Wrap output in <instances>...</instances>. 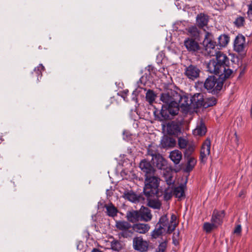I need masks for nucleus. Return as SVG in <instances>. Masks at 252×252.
<instances>
[{
  "instance_id": "obj_1",
  "label": "nucleus",
  "mask_w": 252,
  "mask_h": 252,
  "mask_svg": "<svg viewBox=\"0 0 252 252\" xmlns=\"http://www.w3.org/2000/svg\"><path fill=\"white\" fill-rule=\"evenodd\" d=\"M216 57V61L211 60L207 64V70L211 73L214 74L220 78H228L233 73V70L228 66L229 59L222 52L217 51Z\"/></svg>"
},
{
  "instance_id": "obj_2",
  "label": "nucleus",
  "mask_w": 252,
  "mask_h": 252,
  "mask_svg": "<svg viewBox=\"0 0 252 252\" xmlns=\"http://www.w3.org/2000/svg\"><path fill=\"white\" fill-rule=\"evenodd\" d=\"M144 192L147 197L152 196L158 193L159 179L149 174L145 176Z\"/></svg>"
},
{
  "instance_id": "obj_3",
  "label": "nucleus",
  "mask_w": 252,
  "mask_h": 252,
  "mask_svg": "<svg viewBox=\"0 0 252 252\" xmlns=\"http://www.w3.org/2000/svg\"><path fill=\"white\" fill-rule=\"evenodd\" d=\"M209 76L204 83V87L209 92L213 94L218 93L221 89L223 84V81L226 78H220L218 76Z\"/></svg>"
},
{
  "instance_id": "obj_4",
  "label": "nucleus",
  "mask_w": 252,
  "mask_h": 252,
  "mask_svg": "<svg viewBox=\"0 0 252 252\" xmlns=\"http://www.w3.org/2000/svg\"><path fill=\"white\" fill-rule=\"evenodd\" d=\"M115 226L121 231L119 234L121 237L127 238L132 236V225L128 222L125 220H117Z\"/></svg>"
},
{
  "instance_id": "obj_5",
  "label": "nucleus",
  "mask_w": 252,
  "mask_h": 252,
  "mask_svg": "<svg viewBox=\"0 0 252 252\" xmlns=\"http://www.w3.org/2000/svg\"><path fill=\"white\" fill-rule=\"evenodd\" d=\"M203 44L205 47V51L210 56H213L216 54L217 50L216 49V42L213 39L211 33L207 32L205 34Z\"/></svg>"
},
{
  "instance_id": "obj_6",
  "label": "nucleus",
  "mask_w": 252,
  "mask_h": 252,
  "mask_svg": "<svg viewBox=\"0 0 252 252\" xmlns=\"http://www.w3.org/2000/svg\"><path fill=\"white\" fill-rule=\"evenodd\" d=\"M148 155L152 157L151 160L153 164L160 169L164 170L167 166V162L161 155L153 151L152 148L148 149Z\"/></svg>"
},
{
  "instance_id": "obj_7",
  "label": "nucleus",
  "mask_w": 252,
  "mask_h": 252,
  "mask_svg": "<svg viewBox=\"0 0 252 252\" xmlns=\"http://www.w3.org/2000/svg\"><path fill=\"white\" fill-rule=\"evenodd\" d=\"M175 101H178L179 107L183 112L186 113L189 109L190 105L191 103V99L186 95H181L176 94Z\"/></svg>"
},
{
  "instance_id": "obj_8",
  "label": "nucleus",
  "mask_w": 252,
  "mask_h": 252,
  "mask_svg": "<svg viewBox=\"0 0 252 252\" xmlns=\"http://www.w3.org/2000/svg\"><path fill=\"white\" fill-rule=\"evenodd\" d=\"M133 247L134 250L141 252H146L149 247V242L141 237H135L133 240Z\"/></svg>"
},
{
  "instance_id": "obj_9",
  "label": "nucleus",
  "mask_w": 252,
  "mask_h": 252,
  "mask_svg": "<svg viewBox=\"0 0 252 252\" xmlns=\"http://www.w3.org/2000/svg\"><path fill=\"white\" fill-rule=\"evenodd\" d=\"M162 127L164 131L169 135H177L180 132L179 125L175 122H171L167 124H162Z\"/></svg>"
},
{
  "instance_id": "obj_10",
  "label": "nucleus",
  "mask_w": 252,
  "mask_h": 252,
  "mask_svg": "<svg viewBox=\"0 0 252 252\" xmlns=\"http://www.w3.org/2000/svg\"><path fill=\"white\" fill-rule=\"evenodd\" d=\"M211 141L207 139L202 144L200 158L202 162H205L208 157L210 154Z\"/></svg>"
},
{
  "instance_id": "obj_11",
  "label": "nucleus",
  "mask_w": 252,
  "mask_h": 252,
  "mask_svg": "<svg viewBox=\"0 0 252 252\" xmlns=\"http://www.w3.org/2000/svg\"><path fill=\"white\" fill-rule=\"evenodd\" d=\"M200 72L196 66L190 65L186 68L185 74L189 79L193 80L199 77Z\"/></svg>"
},
{
  "instance_id": "obj_12",
  "label": "nucleus",
  "mask_w": 252,
  "mask_h": 252,
  "mask_svg": "<svg viewBox=\"0 0 252 252\" xmlns=\"http://www.w3.org/2000/svg\"><path fill=\"white\" fill-rule=\"evenodd\" d=\"M184 44L189 52H195L200 49L199 43L192 38H187L185 40Z\"/></svg>"
},
{
  "instance_id": "obj_13",
  "label": "nucleus",
  "mask_w": 252,
  "mask_h": 252,
  "mask_svg": "<svg viewBox=\"0 0 252 252\" xmlns=\"http://www.w3.org/2000/svg\"><path fill=\"white\" fill-rule=\"evenodd\" d=\"M150 229V226L148 224L144 223H136L132 225V230L133 233L136 232L139 234H145Z\"/></svg>"
},
{
  "instance_id": "obj_14",
  "label": "nucleus",
  "mask_w": 252,
  "mask_h": 252,
  "mask_svg": "<svg viewBox=\"0 0 252 252\" xmlns=\"http://www.w3.org/2000/svg\"><path fill=\"white\" fill-rule=\"evenodd\" d=\"M245 47V37L242 35H238L234 41V50L237 52H241L244 51Z\"/></svg>"
},
{
  "instance_id": "obj_15",
  "label": "nucleus",
  "mask_w": 252,
  "mask_h": 252,
  "mask_svg": "<svg viewBox=\"0 0 252 252\" xmlns=\"http://www.w3.org/2000/svg\"><path fill=\"white\" fill-rule=\"evenodd\" d=\"M139 213L141 221L148 222L151 220L152 215L148 208L142 207L139 210Z\"/></svg>"
},
{
  "instance_id": "obj_16",
  "label": "nucleus",
  "mask_w": 252,
  "mask_h": 252,
  "mask_svg": "<svg viewBox=\"0 0 252 252\" xmlns=\"http://www.w3.org/2000/svg\"><path fill=\"white\" fill-rule=\"evenodd\" d=\"M139 167L142 171L145 173V176L154 173L155 170L150 163L144 159L139 164Z\"/></svg>"
},
{
  "instance_id": "obj_17",
  "label": "nucleus",
  "mask_w": 252,
  "mask_h": 252,
  "mask_svg": "<svg viewBox=\"0 0 252 252\" xmlns=\"http://www.w3.org/2000/svg\"><path fill=\"white\" fill-rule=\"evenodd\" d=\"M224 216V211H218L214 210L211 219V222H213L217 226L220 225L222 222V220Z\"/></svg>"
},
{
  "instance_id": "obj_18",
  "label": "nucleus",
  "mask_w": 252,
  "mask_h": 252,
  "mask_svg": "<svg viewBox=\"0 0 252 252\" xmlns=\"http://www.w3.org/2000/svg\"><path fill=\"white\" fill-rule=\"evenodd\" d=\"M192 104L197 108L203 107L205 98L202 94H196L191 98Z\"/></svg>"
},
{
  "instance_id": "obj_19",
  "label": "nucleus",
  "mask_w": 252,
  "mask_h": 252,
  "mask_svg": "<svg viewBox=\"0 0 252 252\" xmlns=\"http://www.w3.org/2000/svg\"><path fill=\"white\" fill-rule=\"evenodd\" d=\"M126 218L127 220L134 223L140 220L139 211H131L127 212Z\"/></svg>"
},
{
  "instance_id": "obj_20",
  "label": "nucleus",
  "mask_w": 252,
  "mask_h": 252,
  "mask_svg": "<svg viewBox=\"0 0 252 252\" xmlns=\"http://www.w3.org/2000/svg\"><path fill=\"white\" fill-rule=\"evenodd\" d=\"M196 19V24L199 28H203L207 25L209 20L207 15L203 13H200L197 16Z\"/></svg>"
},
{
  "instance_id": "obj_21",
  "label": "nucleus",
  "mask_w": 252,
  "mask_h": 252,
  "mask_svg": "<svg viewBox=\"0 0 252 252\" xmlns=\"http://www.w3.org/2000/svg\"><path fill=\"white\" fill-rule=\"evenodd\" d=\"M175 140L171 137H164L161 141V146L163 148H172L175 146Z\"/></svg>"
},
{
  "instance_id": "obj_22",
  "label": "nucleus",
  "mask_w": 252,
  "mask_h": 252,
  "mask_svg": "<svg viewBox=\"0 0 252 252\" xmlns=\"http://www.w3.org/2000/svg\"><path fill=\"white\" fill-rule=\"evenodd\" d=\"M104 208L106 210V214L108 216L114 217L117 216L118 210L112 203L105 204Z\"/></svg>"
},
{
  "instance_id": "obj_23",
  "label": "nucleus",
  "mask_w": 252,
  "mask_h": 252,
  "mask_svg": "<svg viewBox=\"0 0 252 252\" xmlns=\"http://www.w3.org/2000/svg\"><path fill=\"white\" fill-rule=\"evenodd\" d=\"M169 158L175 164H177L182 159V154L179 150H175L170 152Z\"/></svg>"
},
{
  "instance_id": "obj_24",
  "label": "nucleus",
  "mask_w": 252,
  "mask_h": 252,
  "mask_svg": "<svg viewBox=\"0 0 252 252\" xmlns=\"http://www.w3.org/2000/svg\"><path fill=\"white\" fill-rule=\"evenodd\" d=\"M174 195L179 199L185 196V186L183 185L174 187L173 186Z\"/></svg>"
},
{
  "instance_id": "obj_25",
  "label": "nucleus",
  "mask_w": 252,
  "mask_h": 252,
  "mask_svg": "<svg viewBox=\"0 0 252 252\" xmlns=\"http://www.w3.org/2000/svg\"><path fill=\"white\" fill-rule=\"evenodd\" d=\"M165 232H167L166 228H163L159 225L157 224L155 229L151 233V236L153 238L156 239Z\"/></svg>"
},
{
  "instance_id": "obj_26",
  "label": "nucleus",
  "mask_w": 252,
  "mask_h": 252,
  "mask_svg": "<svg viewBox=\"0 0 252 252\" xmlns=\"http://www.w3.org/2000/svg\"><path fill=\"white\" fill-rule=\"evenodd\" d=\"M166 106L170 115L175 116L178 113L180 107L178 104V102L175 101V102H172L171 104Z\"/></svg>"
},
{
  "instance_id": "obj_27",
  "label": "nucleus",
  "mask_w": 252,
  "mask_h": 252,
  "mask_svg": "<svg viewBox=\"0 0 252 252\" xmlns=\"http://www.w3.org/2000/svg\"><path fill=\"white\" fill-rule=\"evenodd\" d=\"M176 97H172L168 94H162L160 96V100L167 106L175 101Z\"/></svg>"
},
{
  "instance_id": "obj_28",
  "label": "nucleus",
  "mask_w": 252,
  "mask_h": 252,
  "mask_svg": "<svg viewBox=\"0 0 252 252\" xmlns=\"http://www.w3.org/2000/svg\"><path fill=\"white\" fill-rule=\"evenodd\" d=\"M173 194H174L173 186H168L164 191L163 197L164 199L166 200L170 199Z\"/></svg>"
},
{
  "instance_id": "obj_29",
  "label": "nucleus",
  "mask_w": 252,
  "mask_h": 252,
  "mask_svg": "<svg viewBox=\"0 0 252 252\" xmlns=\"http://www.w3.org/2000/svg\"><path fill=\"white\" fill-rule=\"evenodd\" d=\"M188 35L190 36L197 38L199 35V31L197 28L195 26H192L187 29Z\"/></svg>"
},
{
  "instance_id": "obj_30",
  "label": "nucleus",
  "mask_w": 252,
  "mask_h": 252,
  "mask_svg": "<svg viewBox=\"0 0 252 252\" xmlns=\"http://www.w3.org/2000/svg\"><path fill=\"white\" fill-rule=\"evenodd\" d=\"M229 41V37L226 34H221L218 38V45L221 47H225Z\"/></svg>"
},
{
  "instance_id": "obj_31",
  "label": "nucleus",
  "mask_w": 252,
  "mask_h": 252,
  "mask_svg": "<svg viewBox=\"0 0 252 252\" xmlns=\"http://www.w3.org/2000/svg\"><path fill=\"white\" fill-rule=\"evenodd\" d=\"M206 132V128L204 125L201 124L199 126H197L196 128L193 130V134L194 135H198L202 136Z\"/></svg>"
},
{
  "instance_id": "obj_32",
  "label": "nucleus",
  "mask_w": 252,
  "mask_h": 252,
  "mask_svg": "<svg viewBox=\"0 0 252 252\" xmlns=\"http://www.w3.org/2000/svg\"><path fill=\"white\" fill-rule=\"evenodd\" d=\"M160 114L161 117L159 118L160 121H164L170 119V114L169 113L168 110L166 106H163L160 111Z\"/></svg>"
},
{
  "instance_id": "obj_33",
  "label": "nucleus",
  "mask_w": 252,
  "mask_h": 252,
  "mask_svg": "<svg viewBox=\"0 0 252 252\" xmlns=\"http://www.w3.org/2000/svg\"><path fill=\"white\" fill-rule=\"evenodd\" d=\"M196 163V160L192 157H189L187 165L186 167L187 171H191Z\"/></svg>"
},
{
  "instance_id": "obj_34",
  "label": "nucleus",
  "mask_w": 252,
  "mask_h": 252,
  "mask_svg": "<svg viewBox=\"0 0 252 252\" xmlns=\"http://www.w3.org/2000/svg\"><path fill=\"white\" fill-rule=\"evenodd\" d=\"M158 225H159L163 228H166L167 230V232H168V219L166 215H163L161 216L159 219V220L157 224Z\"/></svg>"
},
{
  "instance_id": "obj_35",
  "label": "nucleus",
  "mask_w": 252,
  "mask_h": 252,
  "mask_svg": "<svg viewBox=\"0 0 252 252\" xmlns=\"http://www.w3.org/2000/svg\"><path fill=\"white\" fill-rule=\"evenodd\" d=\"M217 103V99L214 97L205 98L204 107L207 108L215 105Z\"/></svg>"
},
{
  "instance_id": "obj_36",
  "label": "nucleus",
  "mask_w": 252,
  "mask_h": 252,
  "mask_svg": "<svg viewBox=\"0 0 252 252\" xmlns=\"http://www.w3.org/2000/svg\"><path fill=\"white\" fill-rule=\"evenodd\" d=\"M163 176L166 182L167 186H174V181L171 174V172H163Z\"/></svg>"
},
{
  "instance_id": "obj_37",
  "label": "nucleus",
  "mask_w": 252,
  "mask_h": 252,
  "mask_svg": "<svg viewBox=\"0 0 252 252\" xmlns=\"http://www.w3.org/2000/svg\"><path fill=\"white\" fill-rule=\"evenodd\" d=\"M217 227L213 222H211V223L205 222L203 225V229L207 233L210 232L213 229Z\"/></svg>"
},
{
  "instance_id": "obj_38",
  "label": "nucleus",
  "mask_w": 252,
  "mask_h": 252,
  "mask_svg": "<svg viewBox=\"0 0 252 252\" xmlns=\"http://www.w3.org/2000/svg\"><path fill=\"white\" fill-rule=\"evenodd\" d=\"M156 96L155 94L151 90H149L146 94V100L150 104H152L155 101Z\"/></svg>"
},
{
  "instance_id": "obj_39",
  "label": "nucleus",
  "mask_w": 252,
  "mask_h": 252,
  "mask_svg": "<svg viewBox=\"0 0 252 252\" xmlns=\"http://www.w3.org/2000/svg\"><path fill=\"white\" fill-rule=\"evenodd\" d=\"M125 197L126 198L132 202H135L137 200L136 195L133 192L129 191L126 192L125 193Z\"/></svg>"
},
{
  "instance_id": "obj_40",
  "label": "nucleus",
  "mask_w": 252,
  "mask_h": 252,
  "mask_svg": "<svg viewBox=\"0 0 252 252\" xmlns=\"http://www.w3.org/2000/svg\"><path fill=\"white\" fill-rule=\"evenodd\" d=\"M176 217L175 215H172L171 218L170 224L168 226V232L171 233L175 228L176 226Z\"/></svg>"
},
{
  "instance_id": "obj_41",
  "label": "nucleus",
  "mask_w": 252,
  "mask_h": 252,
  "mask_svg": "<svg viewBox=\"0 0 252 252\" xmlns=\"http://www.w3.org/2000/svg\"><path fill=\"white\" fill-rule=\"evenodd\" d=\"M148 204L150 207L154 209H159L161 206L160 203L157 200H150Z\"/></svg>"
},
{
  "instance_id": "obj_42",
  "label": "nucleus",
  "mask_w": 252,
  "mask_h": 252,
  "mask_svg": "<svg viewBox=\"0 0 252 252\" xmlns=\"http://www.w3.org/2000/svg\"><path fill=\"white\" fill-rule=\"evenodd\" d=\"M111 247L112 250L114 251H119L121 248V245L118 241L113 240L111 243Z\"/></svg>"
},
{
  "instance_id": "obj_43",
  "label": "nucleus",
  "mask_w": 252,
  "mask_h": 252,
  "mask_svg": "<svg viewBox=\"0 0 252 252\" xmlns=\"http://www.w3.org/2000/svg\"><path fill=\"white\" fill-rule=\"evenodd\" d=\"M173 242L175 245H177L179 244L180 239L179 231H175L173 234Z\"/></svg>"
},
{
  "instance_id": "obj_44",
  "label": "nucleus",
  "mask_w": 252,
  "mask_h": 252,
  "mask_svg": "<svg viewBox=\"0 0 252 252\" xmlns=\"http://www.w3.org/2000/svg\"><path fill=\"white\" fill-rule=\"evenodd\" d=\"M166 242L165 241L159 244L156 252H164L166 250Z\"/></svg>"
},
{
  "instance_id": "obj_45",
  "label": "nucleus",
  "mask_w": 252,
  "mask_h": 252,
  "mask_svg": "<svg viewBox=\"0 0 252 252\" xmlns=\"http://www.w3.org/2000/svg\"><path fill=\"white\" fill-rule=\"evenodd\" d=\"M187 141L183 138L180 137L178 139V144L180 148H185L187 145Z\"/></svg>"
},
{
  "instance_id": "obj_46",
  "label": "nucleus",
  "mask_w": 252,
  "mask_h": 252,
  "mask_svg": "<svg viewBox=\"0 0 252 252\" xmlns=\"http://www.w3.org/2000/svg\"><path fill=\"white\" fill-rule=\"evenodd\" d=\"M244 21L245 20L243 17H239L236 19L235 21V24L238 27H240L243 25Z\"/></svg>"
},
{
  "instance_id": "obj_47",
  "label": "nucleus",
  "mask_w": 252,
  "mask_h": 252,
  "mask_svg": "<svg viewBox=\"0 0 252 252\" xmlns=\"http://www.w3.org/2000/svg\"><path fill=\"white\" fill-rule=\"evenodd\" d=\"M247 13L249 19L252 21V2L249 5V9Z\"/></svg>"
},
{
  "instance_id": "obj_48",
  "label": "nucleus",
  "mask_w": 252,
  "mask_h": 252,
  "mask_svg": "<svg viewBox=\"0 0 252 252\" xmlns=\"http://www.w3.org/2000/svg\"><path fill=\"white\" fill-rule=\"evenodd\" d=\"M44 70V67L42 65V64H40L36 68H35L34 71H37V73L39 74L42 70Z\"/></svg>"
},
{
  "instance_id": "obj_49",
  "label": "nucleus",
  "mask_w": 252,
  "mask_h": 252,
  "mask_svg": "<svg viewBox=\"0 0 252 252\" xmlns=\"http://www.w3.org/2000/svg\"><path fill=\"white\" fill-rule=\"evenodd\" d=\"M241 232V226L240 225H237L234 230V233L236 234H239Z\"/></svg>"
},
{
  "instance_id": "obj_50",
  "label": "nucleus",
  "mask_w": 252,
  "mask_h": 252,
  "mask_svg": "<svg viewBox=\"0 0 252 252\" xmlns=\"http://www.w3.org/2000/svg\"><path fill=\"white\" fill-rule=\"evenodd\" d=\"M233 139L235 143V145L234 146V147H237L239 145V143H238V138L236 134V133H234V137L233 138Z\"/></svg>"
},
{
  "instance_id": "obj_51",
  "label": "nucleus",
  "mask_w": 252,
  "mask_h": 252,
  "mask_svg": "<svg viewBox=\"0 0 252 252\" xmlns=\"http://www.w3.org/2000/svg\"><path fill=\"white\" fill-rule=\"evenodd\" d=\"M91 252H102L97 249L94 248L92 251Z\"/></svg>"
}]
</instances>
